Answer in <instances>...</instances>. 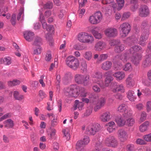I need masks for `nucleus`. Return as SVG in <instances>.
Masks as SVG:
<instances>
[{
  "label": "nucleus",
  "mask_w": 151,
  "mask_h": 151,
  "mask_svg": "<svg viewBox=\"0 0 151 151\" xmlns=\"http://www.w3.org/2000/svg\"><path fill=\"white\" fill-rule=\"evenodd\" d=\"M143 50L142 47L139 46L135 45L130 48L129 50L125 53L121 54V55H117L116 56V60H121L124 63L127 62L129 60V56H131L133 54H135L137 52H142Z\"/></svg>",
  "instance_id": "f257e3e1"
},
{
  "label": "nucleus",
  "mask_w": 151,
  "mask_h": 151,
  "mask_svg": "<svg viewBox=\"0 0 151 151\" xmlns=\"http://www.w3.org/2000/svg\"><path fill=\"white\" fill-rule=\"evenodd\" d=\"M79 87L76 85H72L64 89V94L69 97L76 98L79 94Z\"/></svg>",
  "instance_id": "f03ea898"
},
{
  "label": "nucleus",
  "mask_w": 151,
  "mask_h": 151,
  "mask_svg": "<svg viewBox=\"0 0 151 151\" xmlns=\"http://www.w3.org/2000/svg\"><path fill=\"white\" fill-rule=\"evenodd\" d=\"M75 82L78 84H82L87 86L90 83V76L88 75L76 74L74 76Z\"/></svg>",
  "instance_id": "7ed1b4c3"
},
{
  "label": "nucleus",
  "mask_w": 151,
  "mask_h": 151,
  "mask_svg": "<svg viewBox=\"0 0 151 151\" xmlns=\"http://www.w3.org/2000/svg\"><path fill=\"white\" fill-rule=\"evenodd\" d=\"M141 27L143 29L142 32L139 43L141 45L144 46L149 35V30L147 23L145 22H143L141 25Z\"/></svg>",
  "instance_id": "20e7f679"
},
{
  "label": "nucleus",
  "mask_w": 151,
  "mask_h": 151,
  "mask_svg": "<svg viewBox=\"0 0 151 151\" xmlns=\"http://www.w3.org/2000/svg\"><path fill=\"white\" fill-rule=\"evenodd\" d=\"M78 40L82 42L92 43L93 42L94 38L93 37L85 32H81L78 35Z\"/></svg>",
  "instance_id": "39448f33"
},
{
  "label": "nucleus",
  "mask_w": 151,
  "mask_h": 151,
  "mask_svg": "<svg viewBox=\"0 0 151 151\" xmlns=\"http://www.w3.org/2000/svg\"><path fill=\"white\" fill-rule=\"evenodd\" d=\"M100 125L98 124H90L87 127L86 132L87 134L94 135L101 129Z\"/></svg>",
  "instance_id": "423d86ee"
},
{
  "label": "nucleus",
  "mask_w": 151,
  "mask_h": 151,
  "mask_svg": "<svg viewBox=\"0 0 151 151\" xmlns=\"http://www.w3.org/2000/svg\"><path fill=\"white\" fill-rule=\"evenodd\" d=\"M102 18V13L101 12L99 11L90 16L89 19V21L91 24H96L99 23Z\"/></svg>",
  "instance_id": "0eeeda50"
},
{
  "label": "nucleus",
  "mask_w": 151,
  "mask_h": 151,
  "mask_svg": "<svg viewBox=\"0 0 151 151\" xmlns=\"http://www.w3.org/2000/svg\"><path fill=\"white\" fill-rule=\"evenodd\" d=\"M117 111L119 112L123 113L122 115L124 116H132V111L128 108L127 106L124 104H122L120 105L117 109Z\"/></svg>",
  "instance_id": "6e6552de"
},
{
  "label": "nucleus",
  "mask_w": 151,
  "mask_h": 151,
  "mask_svg": "<svg viewBox=\"0 0 151 151\" xmlns=\"http://www.w3.org/2000/svg\"><path fill=\"white\" fill-rule=\"evenodd\" d=\"M111 91L114 93L117 92H120L124 93L125 91V89L124 85L122 84H118L117 83H114L111 87Z\"/></svg>",
  "instance_id": "1a4fd4ad"
},
{
  "label": "nucleus",
  "mask_w": 151,
  "mask_h": 151,
  "mask_svg": "<svg viewBox=\"0 0 151 151\" xmlns=\"http://www.w3.org/2000/svg\"><path fill=\"white\" fill-rule=\"evenodd\" d=\"M120 29L121 30L122 35V37H126L130 31L131 28L130 24L128 23H124L121 24L120 27Z\"/></svg>",
  "instance_id": "9d476101"
},
{
  "label": "nucleus",
  "mask_w": 151,
  "mask_h": 151,
  "mask_svg": "<svg viewBox=\"0 0 151 151\" xmlns=\"http://www.w3.org/2000/svg\"><path fill=\"white\" fill-rule=\"evenodd\" d=\"M105 142L107 146L112 147H115L118 145L117 140L112 136L107 137L105 140Z\"/></svg>",
  "instance_id": "9b49d317"
},
{
  "label": "nucleus",
  "mask_w": 151,
  "mask_h": 151,
  "mask_svg": "<svg viewBox=\"0 0 151 151\" xmlns=\"http://www.w3.org/2000/svg\"><path fill=\"white\" fill-rule=\"evenodd\" d=\"M150 14V10L148 7L145 5H142L139 9V15L142 17H146Z\"/></svg>",
  "instance_id": "f8f14e48"
},
{
  "label": "nucleus",
  "mask_w": 151,
  "mask_h": 151,
  "mask_svg": "<svg viewBox=\"0 0 151 151\" xmlns=\"http://www.w3.org/2000/svg\"><path fill=\"white\" fill-rule=\"evenodd\" d=\"M117 29L114 27L108 28L104 31L105 35L109 37H115L117 35Z\"/></svg>",
  "instance_id": "ddd939ff"
},
{
  "label": "nucleus",
  "mask_w": 151,
  "mask_h": 151,
  "mask_svg": "<svg viewBox=\"0 0 151 151\" xmlns=\"http://www.w3.org/2000/svg\"><path fill=\"white\" fill-rule=\"evenodd\" d=\"M106 99L104 97H101L98 100L97 102L95 104L94 110L95 111H97L100 109L105 104Z\"/></svg>",
  "instance_id": "4468645a"
},
{
  "label": "nucleus",
  "mask_w": 151,
  "mask_h": 151,
  "mask_svg": "<svg viewBox=\"0 0 151 151\" xmlns=\"http://www.w3.org/2000/svg\"><path fill=\"white\" fill-rule=\"evenodd\" d=\"M106 99L104 97H101L98 100L97 102L95 104L94 110L95 111H97L100 109L105 104Z\"/></svg>",
  "instance_id": "2eb2a0df"
},
{
  "label": "nucleus",
  "mask_w": 151,
  "mask_h": 151,
  "mask_svg": "<svg viewBox=\"0 0 151 151\" xmlns=\"http://www.w3.org/2000/svg\"><path fill=\"white\" fill-rule=\"evenodd\" d=\"M131 116H124V115L117 116L115 119V121L118 125L119 126H123L126 125V120L128 117Z\"/></svg>",
  "instance_id": "dca6fc26"
},
{
  "label": "nucleus",
  "mask_w": 151,
  "mask_h": 151,
  "mask_svg": "<svg viewBox=\"0 0 151 151\" xmlns=\"http://www.w3.org/2000/svg\"><path fill=\"white\" fill-rule=\"evenodd\" d=\"M142 55L141 54L136 53L133 54L131 56H129V59H130L136 65L139 64L140 61L141 60Z\"/></svg>",
  "instance_id": "f3484780"
},
{
  "label": "nucleus",
  "mask_w": 151,
  "mask_h": 151,
  "mask_svg": "<svg viewBox=\"0 0 151 151\" xmlns=\"http://www.w3.org/2000/svg\"><path fill=\"white\" fill-rule=\"evenodd\" d=\"M134 75L133 74H130L126 79V86L128 87H133L135 84V81L133 78Z\"/></svg>",
  "instance_id": "a211bd4d"
},
{
  "label": "nucleus",
  "mask_w": 151,
  "mask_h": 151,
  "mask_svg": "<svg viewBox=\"0 0 151 151\" xmlns=\"http://www.w3.org/2000/svg\"><path fill=\"white\" fill-rule=\"evenodd\" d=\"M118 135L119 138L122 142L125 141L128 138L127 132L122 129H120L118 131Z\"/></svg>",
  "instance_id": "6ab92c4d"
},
{
  "label": "nucleus",
  "mask_w": 151,
  "mask_h": 151,
  "mask_svg": "<svg viewBox=\"0 0 151 151\" xmlns=\"http://www.w3.org/2000/svg\"><path fill=\"white\" fill-rule=\"evenodd\" d=\"M102 73L100 71H96L92 73L91 77L93 78H95L96 80H93V83H98L99 80L102 78Z\"/></svg>",
  "instance_id": "aec40b11"
},
{
  "label": "nucleus",
  "mask_w": 151,
  "mask_h": 151,
  "mask_svg": "<svg viewBox=\"0 0 151 151\" xmlns=\"http://www.w3.org/2000/svg\"><path fill=\"white\" fill-rule=\"evenodd\" d=\"M151 65V54H146L145 56V60L142 63L144 67H147Z\"/></svg>",
  "instance_id": "412c9836"
},
{
  "label": "nucleus",
  "mask_w": 151,
  "mask_h": 151,
  "mask_svg": "<svg viewBox=\"0 0 151 151\" xmlns=\"http://www.w3.org/2000/svg\"><path fill=\"white\" fill-rule=\"evenodd\" d=\"M113 76L118 81L122 80L124 78L125 76L124 72L122 71L115 72L113 74Z\"/></svg>",
  "instance_id": "4be33fe9"
},
{
  "label": "nucleus",
  "mask_w": 151,
  "mask_h": 151,
  "mask_svg": "<svg viewBox=\"0 0 151 151\" xmlns=\"http://www.w3.org/2000/svg\"><path fill=\"white\" fill-rule=\"evenodd\" d=\"M24 33V37L26 40L30 42L32 40L34 35L33 32L29 31H26Z\"/></svg>",
  "instance_id": "5701e85b"
},
{
  "label": "nucleus",
  "mask_w": 151,
  "mask_h": 151,
  "mask_svg": "<svg viewBox=\"0 0 151 151\" xmlns=\"http://www.w3.org/2000/svg\"><path fill=\"white\" fill-rule=\"evenodd\" d=\"M110 113L109 112H105L101 115L100 119L101 121L103 122H107L110 119Z\"/></svg>",
  "instance_id": "b1692460"
},
{
  "label": "nucleus",
  "mask_w": 151,
  "mask_h": 151,
  "mask_svg": "<svg viewBox=\"0 0 151 151\" xmlns=\"http://www.w3.org/2000/svg\"><path fill=\"white\" fill-rule=\"evenodd\" d=\"M106 46V44L104 42L99 41L95 44L94 49L96 51H100L104 49Z\"/></svg>",
  "instance_id": "393cba45"
},
{
  "label": "nucleus",
  "mask_w": 151,
  "mask_h": 151,
  "mask_svg": "<svg viewBox=\"0 0 151 151\" xmlns=\"http://www.w3.org/2000/svg\"><path fill=\"white\" fill-rule=\"evenodd\" d=\"M72 77V75L70 73H66L65 74L63 79V83L65 84H67L71 80Z\"/></svg>",
  "instance_id": "a878e982"
},
{
  "label": "nucleus",
  "mask_w": 151,
  "mask_h": 151,
  "mask_svg": "<svg viewBox=\"0 0 151 151\" xmlns=\"http://www.w3.org/2000/svg\"><path fill=\"white\" fill-rule=\"evenodd\" d=\"M127 97L128 99L131 101H134L136 99L134 92L131 90H129L127 93Z\"/></svg>",
  "instance_id": "bb28decb"
},
{
  "label": "nucleus",
  "mask_w": 151,
  "mask_h": 151,
  "mask_svg": "<svg viewBox=\"0 0 151 151\" xmlns=\"http://www.w3.org/2000/svg\"><path fill=\"white\" fill-rule=\"evenodd\" d=\"M111 62L109 61H107L102 64L101 68L104 70H107L111 68Z\"/></svg>",
  "instance_id": "cd10ccee"
},
{
  "label": "nucleus",
  "mask_w": 151,
  "mask_h": 151,
  "mask_svg": "<svg viewBox=\"0 0 151 151\" xmlns=\"http://www.w3.org/2000/svg\"><path fill=\"white\" fill-rule=\"evenodd\" d=\"M79 66V61L77 59H76L68 67L73 70H76L78 68Z\"/></svg>",
  "instance_id": "c85d7f7f"
},
{
  "label": "nucleus",
  "mask_w": 151,
  "mask_h": 151,
  "mask_svg": "<svg viewBox=\"0 0 151 151\" xmlns=\"http://www.w3.org/2000/svg\"><path fill=\"white\" fill-rule=\"evenodd\" d=\"M108 73H106L105 75L106 77L104 81V85L106 87L108 86L111 81L113 80V77L108 75Z\"/></svg>",
  "instance_id": "c756f323"
},
{
  "label": "nucleus",
  "mask_w": 151,
  "mask_h": 151,
  "mask_svg": "<svg viewBox=\"0 0 151 151\" xmlns=\"http://www.w3.org/2000/svg\"><path fill=\"white\" fill-rule=\"evenodd\" d=\"M13 95L14 99L17 100L21 101L24 98V96L20 94L17 91H14L13 92Z\"/></svg>",
  "instance_id": "7c9ffc66"
},
{
  "label": "nucleus",
  "mask_w": 151,
  "mask_h": 151,
  "mask_svg": "<svg viewBox=\"0 0 151 151\" xmlns=\"http://www.w3.org/2000/svg\"><path fill=\"white\" fill-rule=\"evenodd\" d=\"M42 40L38 36H36L34 38L32 45L34 46H40L42 45Z\"/></svg>",
  "instance_id": "2f4dec72"
},
{
  "label": "nucleus",
  "mask_w": 151,
  "mask_h": 151,
  "mask_svg": "<svg viewBox=\"0 0 151 151\" xmlns=\"http://www.w3.org/2000/svg\"><path fill=\"white\" fill-rule=\"evenodd\" d=\"M4 123L5 124V127L7 128H12L14 125L13 121L10 119L5 120Z\"/></svg>",
  "instance_id": "473e14b6"
},
{
  "label": "nucleus",
  "mask_w": 151,
  "mask_h": 151,
  "mask_svg": "<svg viewBox=\"0 0 151 151\" xmlns=\"http://www.w3.org/2000/svg\"><path fill=\"white\" fill-rule=\"evenodd\" d=\"M149 124V123L147 121L144 122L139 126V131L141 132H144L147 131Z\"/></svg>",
  "instance_id": "72a5a7b5"
},
{
  "label": "nucleus",
  "mask_w": 151,
  "mask_h": 151,
  "mask_svg": "<svg viewBox=\"0 0 151 151\" xmlns=\"http://www.w3.org/2000/svg\"><path fill=\"white\" fill-rule=\"evenodd\" d=\"M76 59V58L74 56L72 55L68 56L66 58L65 60L66 65L68 67Z\"/></svg>",
  "instance_id": "f704fd0d"
},
{
  "label": "nucleus",
  "mask_w": 151,
  "mask_h": 151,
  "mask_svg": "<svg viewBox=\"0 0 151 151\" xmlns=\"http://www.w3.org/2000/svg\"><path fill=\"white\" fill-rule=\"evenodd\" d=\"M83 56L86 60L88 61H89L91 60L92 58V52L91 51H86L83 54Z\"/></svg>",
  "instance_id": "c9c22d12"
},
{
  "label": "nucleus",
  "mask_w": 151,
  "mask_h": 151,
  "mask_svg": "<svg viewBox=\"0 0 151 151\" xmlns=\"http://www.w3.org/2000/svg\"><path fill=\"white\" fill-rule=\"evenodd\" d=\"M129 117L126 120V125L128 127L132 126L135 123V120L132 118Z\"/></svg>",
  "instance_id": "e433bc0d"
},
{
  "label": "nucleus",
  "mask_w": 151,
  "mask_h": 151,
  "mask_svg": "<svg viewBox=\"0 0 151 151\" xmlns=\"http://www.w3.org/2000/svg\"><path fill=\"white\" fill-rule=\"evenodd\" d=\"M20 81L17 80H14L8 82V84L9 86L12 87L19 85L20 83Z\"/></svg>",
  "instance_id": "4c0bfd02"
},
{
  "label": "nucleus",
  "mask_w": 151,
  "mask_h": 151,
  "mask_svg": "<svg viewBox=\"0 0 151 151\" xmlns=\"http://www.w3.org/2000/svg\"><path fill=\"white\" fill-rule=\"evenodd\" d=\"M124 49V45L120 43L115 47V51L116 52L119 53L123 51Z\"/></svg>",
  "instance_id": "58836bf2"
},
{
  "label": "nucleus",
  "mask_w": 151,
  "mask_h": 151,
  "mask_svg": "<svg viewBox=\"0 0 151 151\" xmlns=\"http://www.w3.org/2000/svg\"><path fill=\"white\" fill-rule=\"evenodd\" d=\"M85 145L81 140L78 141L76 144V149L78 151H81Z\"/></svg>",
  "instance_id": "ea45409f"
},
{
  "label": "nucleus",
  "mask_w": 151,
  "mask_h": 151,
  "mask_svg": "<svg viewBox=\"0 0 151 151\" xmlns=\"http://www.w3.org/2000/svg\"><path fill=\"white\" fill-rule=\"evenodd\" d=\"M63 132L64 134V137L67 140H68L70 139V135L69 134V130L68 128H66L63 130Z\"/></svg>",
  "instance_id": "a19ab883"
},
{
  "label": "nucleus",
  "mask_w": 151,
  "mask_h": 151,
  "mask_svg": "<svg viewBox=\"0 0 151 151\" xmlns=\"http://www.w3.org/2000/svg\"><path fill=\"white\" fill-rule=\"evenodd\" d=\"M75 107L74 109L76 110L78 108L79 110H81L83 105V103L81 102H79L78 100H75Z\"/></svg>",
  "instance_id": "79ce46f5"
},
{
  "label": "nucleus",
  "mask_w": 151,
  "mask_h": 151,
  "mask_svg": "<svg viewBox=\"0 0 151 151\" xmlns=\"http://www.w3.org/2000/svg\"><path fill=\"white\" fill-rule=\"evenodd\" d=\"M91 32L96 38L100 39L102 37V35L100 33H99L95 29H93Z\"/></svg>",
  "instance_id": "37998d69"
},
{
  "label": "nucleus",
  "mask_w": 151,
  "mask_h": 151,
  "mask_svg": "<svg viewBox=\"0 0 151 151\" xmlns=\"http://www.w3.org/2000/svg\"><path fill=\"white\" fill-rule=\"evenodd\" d=\"M1 60L6 65H8L11 63V59L9 57H6L4 59H1Z\"/></svg>",
  "instance_id": "c03bdc74"
},
{
  "label": "nucleus",
  "mask_w": 151,
  "mask_h": 151,
  "mask_svg": "<svg viewBox=\"0 0 151 151\" xmlns=\"http://www.w3.org/2000/svg\"><path fill=\"white\" fill-rule=\"evenodd\" d=\"M116 2L118 5L117 9L118 10H121L124 6V0H116Z\"/></svg>",
  "instance_id": "a18cd8bd"
},
{
  "label": "nucleus",
  "mask_w": 151,
  "mask_h": 151,
  "mask_svg": "<svg viewBox=\"0 0 151 151\" xmlns=\"http://www.w3.org/2000/svg\"><path fill=\"white\" fill-rule=\"evenodd\" d=\"M126 149L127 151H135L136 150L134 145L132 144L127 145Z\"/></svg>",
  "instance_id": "49530a36"
},
{
  "label": "nucleus",
  "mask_w": 151,
  "mask_h": 151,
  "mask_svg": "<svg viewBox=\"0 0 151 151\" xmlns=\"http://www.w3.org/2000/svg\"><path fill=\"white\" fill-rule=\"evenodd\" d=\"M143 138L146 142H151V133L144 135Z\"/></svg>",
  "instance_id": "de8ad7c7"
},
{
  "label": "nucleus",
  "mask_w": 151,
  "mask_h": 151,
  "mask_svg": "<svg viewBox=\"0 0 151 151\" xmlns=\"http://www.w3.org/2000/svg\"><path fill=\"white\" fill-rule=\"evenodd\" d=\"M120 41L118 40H112L109 41V44L111 46H117L120 43Z\"/></svg>",
  "instance_id": "09e8293b"
},
{
  "label": "nucleus",
  "mask_w": 151,
  "mask_h": 151,
  "mask_svg": "<svg viewBox=\"0 0 151 151\" xmlns=\"http://www.w3.org/2000/svg\"><path fill=\"white\" fill-rule=\"evenodd\" d=\"M37 47L34 49L33 54L35 55H39L40 54L42 50L41 47L40 46H37Z\"/></svg>",
  "instance_id": "8fccbe9b"
},
{
  "label": "nucleus",
  "mask_w": 151,
  "mask_h": 151,
  "mask_svg": "<svg viewBox=\"0 0 151 151\" xmlns=\"http://www.w3.org/2000/svg\"><path fill=\"white\" fill-rule=\"evenodd\" d=\"M142 91L145 96H149L151 94V91L148 88H146L145 89H143Z\"/></svg>",
  "instance_id": "3c124183"
},
{
  "label": "nucleus",
  "mask_w": 151,
  "mask_h": 151,
  "mask_svg": "<svg viewBox=\"0 0 151 151\" xmlns=\"http://www.w3.org/2000/svg\"><path fill=\"white\" fill-rule=\"evenodd\" d=\"M137 0H135V1H132V0H131V3L132 4H133L134 5L131 8V10L133 11H134L136 9H137L138 8V5L137 3Z\"/></svg>",
  "instance_id": "603ef678"
},
{
  "label": "nucleus",
  "mask_w": 151,
  "mask_h": 151,
  "mask_svg": "<svg viewBox=\"0 0 151 151\" xmlns=\"http://www.w3.org/2000/svg\"><path fill=\"white\" fill-rule=\"evenodd\" d=\"M92 108L91 107L87 108L86 112L84 114L85 116H87L91 114L92 111Z\"/></svg>",
  "instance_id": "864d4df0"
},
{
  "label": "nucleus",
  "mask_w": 151,
  "mask_h": 151,
  "mask_svg": "<svg viewBox=\"0 0 151 151\" xmlns=\"http://www.w3.org/2000/svg\"><path fill=\"white\" fill-rule=\"evenodd\" d=\"M53 7L52 3L51 2L49 1L44 6V8L45 9H52Z\"/></svg>",
  "instance_id": "5fc2aeb1"
},
{
  "label": "nucleus",
  "mask_w": 151,
  "mask_h": 151,
  "mask_svg": "<svg viewBox=\"0 0 151 151\" xmlns=\"http://www.w3.org/2000/svg\"><path fill=\"white\" fill-rule=\"evenodd\" d=\"M81 69L84 71L87 70V65L86 61L84 60L81 63Z\"/></svg>",
  "instance_id": "6e6d98bb"
},
{
  "label": "nucleus",
  "mask_w": 151,
  "mask_h": 151,
  "mask_svg": "<svg viewBox=\"0 0 151 151\" xmlns=\"http://www.w3.org/2000/svg\"><path fill=\"white\" fill-rule=\"evenodd\" d=\"M132 69V66L131 64L129 63L126 64L123 68V70L126 71L131 70Z\"/></svg>",
  "instance_id": "4d7b16f0"
},
{
  "label": "nucleus",
  "mask_w": 151,
  "mask_h": 151,
  "mask_svg": "<svg viewBox=\"0 0 151 151\" xmlns=\"http://www.w3.org/2000/svg\"><path fill=\"white\" fill-rule=\"evenodd\" d=\"M145 140L139 138L137 139L136 142L137 144L142 145H145L146 144V142Z\"/></svg>",
  "instance_id": "13d9d810"
},
{
  "label": "nucleus",
  "mask_w": 151,
  "mask_h": 151,
  "mask_svg": "<svg viewBox=\"0 0 151 151\" xmlns=\"http://www.w3.org/2000/svg\"><path fill=\"white\" fill-rule=\"evenodd\" d=\"M74 48L76 50H81L85 49V47L78 45H76L74 46Z\"/></svg>",
  "instance_id": "bf43d9fd"
},
{
  "label": "nucleus",
  "mask_w": 151,
  "mask_h": 151,
  "mask_svg": "<svg viewBox=\"0 0 151 151\" xmlns=\"http://www.w3.org/2000/svg\"><path fill=\"white\" fill-rule=\"evenodd\" d=\"M81 141L85 145H87L90 141L89 137L86 136H84L83 140Z\"/></svg>",
  "instance_id": "052dcab7"
},
{
  "label": "nucleus",
  "mask_w": 151,
  "mask_h": 151,
  "mask_svg": "<svg viewBox=\"0 0 151 151\" xmlns=\"http://www.w3.org/2000/svg\"><path fill=\"white\" fill-rule=\"evenodd\" d=\"M56 79L57 81L56 82V84L57 85V88L58 89L60 88L59 84L60 81V75H56Z\"/></svg>",
  "instance_id": "680f3d73"
},
{
  "label": "nucleus",
  "mask_w": 151,
  "mask_h": 151,
  "mask_svg": "<svg viewBox=\"0 0 151 151\" xmlns=\"http://www.w3.org/2000/svg\"><path fill=\"white\" fill-rule=\"evenodd\" d=\"M58 123V120L57 119L56 117L55 118H53V119L51 121V126L52 127H55L57 125Z\"/></svg>",
  "instance_id": "e2e57ef3"
},
{
  "label": "nucleus",
  "mask_w": 151,
  "mask_h": 151,
  "mask_svg": "<svg viewBox=\"0 0 151 151\" xmlns=\"http://www.w3.org/2000/svg\"><path fill=\"white\" fill-rule=\"evenodd\" d=\"M146 114L145 112H142L141 115V117L140 119V120L141 122H143L145 121L146 117Z\"/></svg>",
  "instance_id": "0e129e2a"
},
{
  "label": "nucleus",
  "mask_w": 151,
  "mask_h": 151,
  "mask_svg": "<svg viewBox=\"0 0 151 151\" xmlns=\"http://www.w3.org/2000/svg\"><path fill=\"white\" fill-rule=\"evenodd\" d=\"M130 41L134 44H136L138 43L137 38L134 36H132L130 38Z\"/></svg>",
  "instance_id": "69168bd1"
},
{
  "label": "nucleus",
  "mask_w": 151,
  "mask_h": 151,
  "mask_svg": "<svg viewBox=\"0 0 151 151\" xmlns=\"http://www.w3.org/2000/svg\"><path fill=\"white\" fill-rule=\"evenodd\" d=\"M130 15V12H126L124 13L122 16V20H124L128 18Z\"/></svg>",
  "instance_id": "338daca9"
},
{
  "label": "nucleus",
  "mask_w": 151,
  "mask_h": 151,
  "mask_svg": "<svg viewBox=\"0 0 151 151\" xmlns=\"http://www.w3.org/2000/svg\"><path fill=\"white\" fill-rule=\"evenodd\" d=\"M11 22L12 25L14 26L15 25L16 23V15L15 14H14L12 15Z\"/></svg>",
  "instance_id": "774afa93"
}]
</instances>
